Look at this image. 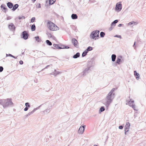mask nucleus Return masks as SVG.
<instances>
[{"label": "nucleus", "instance_id": "nucleus-43", "mask_svg": "<svg viewBox=\"0 0 146 146\" xmlns=\"http://www.w3.org/2000/svg\"><path fill=\"white\" fill-rule=\"evenodd\" d=\"M35 20V17H32L31 20V22L32 23L34 22Z\"/></svg>", "mask_w": 146, "mask_h": 146}, {"label": "nucleus", "instance_id": "nucleus-31", "mask_svg": "<svg viewBox=\"0 0 146 146\" xmlns=\"http://www.w3.org/2000/svg\"><path fill=\"white\" fill-rule=\"evenodd\" d=\"M117 89L115 88H113L112 89V90H111V91L109 93L111 94L112 95H113V94H114V95H115V94L114 93H113V92H114V90H116Z\"/></svg>", "mask_w": 146, "mask_h": 146}, {"label": "nucleus", "instance_id": "nucleus-57", "mask_svg": "<svg viewBox=\"0 0 146 146\" xmlns=\"http://www.w3.org/2000/svg\"><path fill=\"white\" fill-rule=\"evenodd\" d=\"M51 48H52V49H56V48L54 47V46H52V47H51Z\"/></svg>", "mask_w": 146, "mask_h": 146}, {"label": "nucleus", "instance_id": "nucleus-20", "mask_svg": "<svg viewBox=\"0 0 146 146\" xmlns=\"http://www.w3.org/2000/svg\"><path fill=\"white\" fill-rule=\"evenodd\" d=\"M53 46L56 48V49H61L62 48V47L60 46V45L59 44H53Z\"/></svg>", "mask_w": 146, "mask_h": 146}, {"label": "nucleus", "instance_id": "nucleus-44", "mask_svg": "<svg viewBox=\"0 0 146 146\" xmlns=\"http://www.w3.org/2000/svg\"><path fill=\"white\" fill-rule=\"evenodd\" d=\"M36 8H40L41 7V5L40 3H39L37 4L36 5Z\"/></svg>", "mask_w": 146, "mask_h": 146}, {"label": "nucleus", "instance_id": "nucleus-51", "mask_svg": "<svg viewBox=\"0 0 146 146\" xmlns=\"http://www.w3.org/2000/svg\"><path fill=\"white\" fill-rule=\"evenodd\" d=\"M123 125H120L119 126V129H123Z\"/></svg>", "mask_w": 146, "mask_h": 146}, {"label": "nucleus", "instance_id": "nucleus-56", "mask_svg": "<svg viewBox=\"0 0 146 146\" xmlns=\"http://www.w3.org/2000/svg\"><path fill=\"white\" fill-rule=\"evenodd\" d=\"M123 25L122 24H120L118 25V27H121L122 25Z\"/></svg>", "mask_w": 146, "mask_h": 146}, {"label": "nucleus", "instance_id": "nucleus-22", "mask_svg": "<svg viewBox=\"0 0 146 146\" xmlns=\"http://www.w3.org/2000/svg\"><path fill=\"white\" fill-rule=\"evenodd\" d=\"M46 35L49 38H52L53 39H54V38H55V37L52 36V34L48 32H47L46 33Z\"/></svg>", "mask_w": 146, "mask_h": 146}, {"label": "nucleus", "instance_id": "nucleus-11", "mask_svg": "<svg viewBox=\"0 0 146 146\" xmlns=\"http://www.w3.org/2000/svg\"><path fill=\"white\" fill-rule=\"evenodd\" d=\"M122 58V56L121 55L117 57L116 62V63H117L118 64H120L122 62V60H121Z\"/></svg>", "mask_w": 146, "mask_h": 146}, {"label": "nucleus", "instance_id": "nucleus-62", "mask_svg": "<svg viewBox=\"0 0 146 146\" xmlns=\"http://www.w3.org/2000/svg\"><path fill=\"white\" fill-rule=\"evenodd\" d=\"M94 146H98V145H94Z\"/></svg>", "mask_w": 146, "mask_h": 146}, {"label": "nucleus", "instance_id": "nucleus-29", "mask_svg": "<svg viewBox=\"0 0 146 146\" xmlns=\"http://www.w3.org/2000/svg\"><path fill=\"white\" fill-rule=\"evenodd\" d=\"M130 125V124L129 122H127L125 127V128L129 129Z\"/></svg>", "mask_w": 146, "mask_h": 146}, {"label": "nucleus", "instance_id": "nucleus-58", "mask_svg": "<svg viewBox=\"0 0 146 146\" xmlns=\"http://www.w3.org/2000/svg\"><path fill=\"white\" fill-rule=\"evenodd\" d=\"M134 101L133 100H132L131 101V104H131V103H134Z\"/></svg>", "mask_w": 146, "mask_h": 146}, {"label": "nucleus", "instance_id": "nucleus-61", "mask_svg": "<svg viewBox=\"0 0 146 146\" xmlns=\"http://www.w3.org/2000/svg\"><path fill=\"white\" fill-rule=\"evenodd\" d=\"M21 54H24V52H22Z\"/></svg>", "mask_w": 146, "mask_h": 146}, {"label": "nucleus", "instance_id": "nucleus-33", "mask_svg": "<svg viewBox=\"0 0 146 146\" xmlns=\"http://www.w3.org/2000/svg\"><path fill=\"white\" fill-rule=\"evenodd\" d=\"M36 29V26L35 24L32 25L31 27V30L32 31H35Z\"/></svg>", "mask_w": 146, "mask_h": 146}, {"label": "nucleus", "instance_id": "nucleus-25", "mask_svg": "<svg viewBox=\"0 0 146 146\" xmlns=\"http://www.w3.org/2000/svg\"><path fill=\"white\" fill-rule=\"evenodd\" d=\"M71 18L73 19H76L78 18L77 15L75 14H72L71 16Z\"/></svg>", "mask_w": 146, "mask_h": 146}, {"label": "nucleus", "instance_id": "nucleus-60", "mask_svg": "<svg viewBox=\"0 0 146 146\" xmlns=\"http://www.w3.org/2000/svg\"><path fill=\"white\" fill-rule=\"evenodd\" d=\"M34 82H37V79H35L34 80Z\"/></svg>", "mask_w": 146, "mask_h": 146}, {"label": "nucleus", "instance_id": "nucleus-2", "mask_svg": "<svg viewBox=\"0 0 146 146\" xmlns=\"http://www.w3.org/2000/svg\"><path fill=\"white\" fill-rule=\"evenodd\" d=\"M115 96L114 94L112 95L109 93L106 96L105 99V101L104 102L103 104L105 105L106 108H108L110 104L112 102V101L114 98Z\"/></svg>", "mask_w": 146, "mask_h": 146}, {"label": "nucleus", "instance_id": "nucleus-55", "mask_svg": "<svg viewBox=\"0 0 146 146\" xmlns=\"http://www.w3.org/2000/svg\"><path fill=\"white\" fill-rule=\"evenodd\" d=\"M135 44H136V42L135 41L134 43V44L133 45V46L134 47V48L135 49L136 48V46H135Z\"/></svg>", "mask_w": 146, "mask_h": 146}, {"label": "nucleus", "instance_id": "nucleus-14", "mask_svg": "<svg viewBox=\"0 0 146 146\" xmlns=\"http://www.w3.org/2000/svg\"><path fill=\"white\" fill-rule=\"evenodd\" d=\"M72 42L74 45L76 47H78V41L76 39L74 38H73L72 40Z\"/></svg>", "mask_w": 146, "mask_h": 146}, {"label": "nucleus", "instance_id": "nucleus-32", "mask_svg": "<svg viewBox=\"0 0 146 146\" xmlns=\"http://www.w3.org/2000/svg\"><path fill=\"white\" fill-rule=\"evenodd\" d=\"M46 43L49 46H51L52 45V42L49 40H46Z\"/></svg>", "mask_w": 146, "mask_h": 146}, {"label": "nucleus", "instance_id": "nucleus-24", "mask_svg": "<svg viewBox=\"0 0 146 146\" xmlns=\"http://www.w3.org/2000/svg\"><path fill=\"white\" fill-rule=\"evenodd\" d=\"M118 21V20H115L112 22L111 24V26H113L114 27L115 26V24L116 23H117Z\"/></svg>", "mask_w": 146, "mask_h": 146}, {"label": "nucleus", "instance_id": "nucleus-45", "mask_svg": "<svg viewBox=\"0 0 146 146\" xmlns=\"http://www.w3.org/2000/svg\"><path fill=\"white\" fill-rule=\"evenodd\" d=\"M50 65H47V66H46L45 68H44L42 69L40 71V72L41 71H43L44 70V69H46V68H48L50 66Z\"/></svg>", "mask_w": 146, "mask_h": 146}, {"label": "nucleus", "instance_id": "nucleus-5", "mask_svg": "<svg viewBox=\"0 0 146 146\" xmlns=\"http://www.w3.org/2000/svg\"><path fill=\"white\" fill-rule=\"evenodd\" d=\"M29 35L28 32L26 31H23L21 35V37L25 40H26L28 38Z\"/></svg>", "mask_w": 146, "mask_h": 146}, {"label": "nucleus", "instance_id": "nucleus-50", "mask_svg": "<svg viewBox=\"0 0 146 146\" xmlns=\"http://www.w3.org/2000/svg\"><path fill=\"white\" fill-rule=\"evenodd\" d=\"M12 17L10 16H8L7 17L6 19L7 20H10V19H12Z\"/></svg>", "mask_w": 146, "mask_h": 146}, {"label": "nucleus", "instance_id": "nucleus-40", "mask_svg": "<svg viewBox=\"0 0 146 146\" xmlns=\"http://www.w3.org/2000/svg\"><path fill=\"white\" fill-rule=\"evenodd\" d=\"M136 22L133 21H132L129 23L128 24V25H131L133 24H135L136 23Z\"/></svg>", "mask_w": 146, "mask_h": 146}, {"label": "nucleus", "instance_id": "nucleus-59", "mask_svg": "<svg viewBox=\"0 0 146 146\" xmlns=\"http://www.w3.org/2000/svg\"><path fill=\"white\" fill-rule=\"evenodd\" d=\"M36 0H32L33 3H34Z\"/></svg>", "mask_w": 146, "mask_h": 146}, {"label": "nucleus", "instance_id": "nucleus-54", "mask_svg": "<svg viewBox=\"0 0 146 146\" xmlns=\"http://www.w3.org/2000/svg\"><path fill=\"white\" fill-rule=\"evenodd\" d=\"M29 108H27L26 107L24 109V111H26L28 110Z\"/></svg>", "mask_w": 146, "mask_h": 146}, {"label": "nucleus", "instance_id": "nucleus-38", "mask_svg": "<svg viewBox=\"0 0 146 146\" xmlns=\"http://www.w3.org/2000/svg\"><path fill=\"white\" fill-rule=\"evenodd\" d=\"M129 131V129L125 128V135H128Z\"/></svg>", "mask_w": 146, "mask_h": 146}, {"label": "nucleus", "instance_id": "nucleus-47", "mask_svg": "<svg viewBox=\"0 0 146 146\" xmlns=\"http://www.w3.org/2000/svg\"><path fill=\"white\" fill-rule=\"evenodd\" d=\"M117 63H116V62L115 61V62H114L112 64V65L113 66H117Z\"/></svg>", "mask_w": 146, "mask_h": 146}, {"label": "nucleus", "instance_id": "nucleus-19", "mask_svg": "<svg viewBox=\"0 0 146 146\" xmlns=\"http://www.w3.org/2000/svg\"><path fill=\"white\" fill-rule=\"evenodd\" d=\"M34 38L35 39L36 41L38 42H41L42 41V40L41 38H40V37L38 36L35 37Z\"/></svg>", "mask_w": 146, "mask_h": 146}, {"label": "nucleus", "instance_id": "nucleus-18", "mask_svg": "<svg viewBox=\"0 0 146 146\" xmlns=\"http://www.w3.org/2000/svg\"><path fill=\"white\" fill-rule=\"evenodd\" d=\"M7 5L8 7L10 9L12 8L13 6V4L11 2H9L7 3Z\"/></svg>", "mask_w": 146, "mask_h": 146}, {"label": "nucleus", "instance_id": "nucleus-42", "mask_svg": "<svg viewBox=\"0 0 146 146\" xmlns=\"http://www.w3.org/2000/svg\"><path fill=\"white\" fill-rule=\"evenodd\" d=\"M25 17L24 16H19L18 17V19L19 20H21L22 19H25Z\"/></svg>", "mask_w": 146, "mask_h": 146}, {"label": "nucleus", "instance_id": "nucleus-49", "mask_svg": "<svg viewBox=\"0 0 146 146\" xmlns=\"http://www.w3.org/2000/svg\"><path fill=\"white\" fill-rule=\"evenodd\" d=\"M114 27H113V26H111V27L109 29V30L110 31H111Z\"/></svg>", "mask_w": 146, "mask_h": 146}, {"label": "nucleus", "instance_id": "nucleus-8", "mask_svg": "<svg viewBox=\"0 0 146 146\" xmlns=\"http://www.w3.org/2000/svg\"><path fill=\"white\" fill-rule=\"evenodd\" d=\"M95 62L93 60H90L88 62L87 65V67L90 69L92 67L94 66Z\"/></svg>", "mask_w": 146, "mask_h": 146}, {"label": "nucleus", "instance_id": "nucleus-53", "mask_svg": "<svg viewBox=\"0 0 146 146\" xmlns=\"http://www.w3.org/2000/svg\"><path fill=\"white\" fill-rule=\"evenodd\" d=\"M19 63L20 64L22 65L23 64V62L22 60H20L19 62Z\"/></svg>", "mask_w": 146, "mask_h": 146}, {"label": "nucleus", "instance_id": "nucleus-37", "mask_svg": "<svg viewBox=\"0 0 146 146\" xmlns=\"http://www.w3.org/2000/svg\"><path fill=\"white\" fill-rule=\"evenodd\" d=\"M105 34L103 32H101L100 33V37H104L105 35Z\"/></svg>", "mask_w": 146, "mask_h": 146}, {"label": "nucleus", "instance_id": "nucleus-23", "mask_svg": "<svg viewBox=\"0 0 146 146\" xmlns=\"http://www.w3.org/2000/svg\"><path fill=\"white\" fill-rule=\"evenodd\" d=\"M80 56V54L79 52H77L76 53L74 54L73 56V58H77L78 57H79Z\"/></svg>", "mask_w": 146, "mask_h": 146}, {"label": "nucleus", "instance_id": "nucleus-30", "mask_svg": "<svg viewBox=\"0 0 146 146\" xmlns=\"http://www.w3.org/2000/svg\"><path fill=\"white\" fill-rule=\"evenodd\" d=\"M93 49V48L90 46H89L87 47L86 50L88 52L89 51L92 50Z\"/></svg>", "mask_w": 146, "mask_h": 146}, {"label": "nucleus", "instance_id": "nucleus-34", "mask_svg": "<svg viewBox=\"0 0 146 146\" xmlns=\"http://www.w3.org/2000/svg\"><path fill=\"white\" fill-rule=\"evenodd\" d=\"M8 56L14 58H15V59L17 58V57H16L15 56L13 55H12L11 54H6V56L7 57Z\"/></svg>", "mask_w": 146, "mask_h": 146}, {"label": "nucleus", "instance_id": "nucleus-10", "mask_svg": "<svg viewBox=\"0 0 146 146\" xmlns=\"http://www.w3.org/2000/svg\"><path fill=\"white\" fill-rule=\"evenodd\" d=\"M85 127L86 125H81L79 128L78 133L81 134H82L84 131Z\"/></svg>", "mask_w": 146, "mask_h": 146}, {"label": "nucleus", "instance_id": "nucleus-12", "mask_svg": "<svg viewBox=\"0 0 146 146\" xmlns=\"http://www.w3.org/2000/svg\"><path fill=\"white\" fill-rule=\"evenodd\" d=\"M0 7L2 9V11L4 10V11L5 13L7 12L8 9L6 7V6L5 4H2L1 6Z\"/></svg>", "mask_w": 146, "mask_h": 146}, {"label": "nucleus", "instance_id": "nucleus-7", "mask_svg": "<svg viewBox=\"0 0 146 146\" xmlns=\"http://www.w3.org/2000/svg\"><path fill=\"white\" fill-rule=\"evenodd\" d=\"M43 104H42L41 105L37 107V108L34 109V110L31 111L29 112L28 114L25 115L24 116L25 117V118H26L27 117H28V116L31 115V114L33 113L36 110H37Z\"/></svg>", "mask_w": 146, "mask_h": 146}, {"label": "nucleus", "instance_id": "nucleus-4", "mask_svg": "<svg viewBox=\"0 0 146 146\" xmlns=\"http://www.w3.org/2000/svg\"><path fill=\"white\" fill-rule=\"evenodd\" d=\"M99 31L98 30L93 31L90 35V38L93 39H95V40H96V39L95 38L99 37Z\"/></svg>", "mask_w": 146, "mask_h": 146}, {"label": "nucleus", "instance_id": "nucleus-35", "mask_svg": "<svg viewBox=\"0 0 146 146\" xmlns=\"http://www.w3.org/2000/svg\"><path fill=\"white\" fill-rule=\"evenodd\" d=\"M88 52L85 50L84 51L82 54V57H84L87 54Z\"/></svg>", "mask_w": 146, "mask_h": 146}, {"label": "nucleus", "instance_id": "nucleus-13", "mask_svg": "<svg viewBox=\"0 0 146 146\" xmlns=\"http://www.w3.org/2000/svg\"><path fill=\"white\" fill-rule=\"evenodd\" d=\"M90 70V69L88 67H86L84 69L83 72V76H84L88 74Z\"/></svg>", "mask_w": 146, "mask_h": 146}, {"label": "nucleus", "instance_id": "nucleus-1", "mask_svg": "<svg viewBox=\"0 0 146 146\" xmlns=\"http://www.w3.org/2000/svg\"><path fill=\"white\" fill-rule=\"evenodd\" d=\"M0 104L2 105L4 108L8 107H13L14 106L12 99L9 98L6 99H0Z\"/></svg>", "mask_w": 146, "mask_h": 146}, {"label": "nucleus", "instance_id": "nucleus-46", "mask_svg": "<svg viewBox=\"0 0 146 146\" xmlns=\"http://www.w3.org/2000/svg\"><path fill=\"white\" fill-rule=\"evenodd\" d=\"M3 70V67L2 66H0V72H2Z\"/></svg>", "mask_w": 146, "mask_h": 146}, {"label": "nucleus", "instance_id": "nucleus-28", "mask_svg": "<svg viewBox=\"0 0 146 146\" xmlns=\"http://www.w3.org/2000/svg\"><path fill=\"white\" fill-rule=\"evenodd\" d=\"M105 110V108L104 106H102L100 109L99 113H101V112L104 111Z\"/></svg>", "mask_w": 146, "mask_h": 146}, {"label": "nucleus", "instance_id": "nucleus-3", "mask_svg": "<svg viewBox=\"0 0 146 146\" xmlns=\"http://www.w3.org/2000/svg\"><path fill=\"white\" fill-rule=\"evenodd\" d=\"M47 25L48 29L51 31H56L58 28L55 24L50 21H48Z\"/></svg>", "mask_w": 146, "mask_h": 146}, {"label": "nucleus", "instance_id": "nucleus-41", "mask_svg": "<svg viewBox=\"0 0 146 146\" xmlns=\"http://www.w3.org/2000/svg\"><path fill=\"white\" fill-rule=\"evenodd\" d=\"M62 46H63V47H62V49H68L70 48L69 47L67 46L62 45Z\"/></svg>", "mask_w": 146, "mask_h": 146}, {"label": "nucleus", "instance_id": "nucleus-21", "mask_svg": "<svg viewBox=\"0 0 146 146\" xmlns=\"http://www.w3.org/2000/svg\"><path fill=\"white\" fill-rule=\"evenodd\" d=\"M19 6V5L17 4H15L14 5H13V8L11 10L13 11H15L18 7Z\"/></svg>", "mask_w": 146, "mask_h": 146}, {"label": "nucleus", "instance_id": "nucleus-48", "mask_svg": "<svg viewBox=\"0 0 146 146\" xmlns=\"http://www.w3.org/2000/svg\"><path fill=\"white\" fill-rule=\"evenodd\" d=\"M115 37H116L119 38H121V35H116L114 36Z\"/></svg>", "mask_w": 146, "mask_h": 146}, {"label": "nucleus", "instance_id": "nucleus-17", "mask_svg": "<svg viewBox=\"0 0 146 146\" xmlns=\"http://www.w3.org/2000/svg\"><path fill=\"white\" fill-rule=\"evenodd\" d=\"M131 99H130L128 101V104L130 106L132 107L134 109V110H136L135 109V104H132V105H131Z\"/></svg>", "mask_w": 146, "mask_h": 146}, {"label": "nucleus", "instance_id": "nucleus-27", "mask_svg": "<svg viewBox=\"0 0 146 146\" xmlns=\"http://www.w3.org/2000/svg\"><path fill=\"white\" fill-rule=\"evenodd\" d=\"M50 108H47L46 110H44L43 111V113H44V114H47L48 113H49L50 111Z\"/></svg>", "mask_w": 146, "mask_h": 146}, {"label": "nucleus", "instance_id": "nucleus-16", "mask_svg": "<svg viewBox=\"0 0 146 146\" xmlns=\"http://www.w3.org/2000/svg\"><path fill=\"white\" fill-rule=\"evenodd\" d=\"M134 75L136 78L137 80H139L140 78V75L139 74L137 73L136 71H134Z\"/></svg>", "mask_w": 146, "mask_h": 146}, {"label": "nucleus", "instance_id": "nucleus-26", "mask_svg": "<svg viewBox=\"0 0 146 146\" xmlns=\"http://www.w3.org/2000/svg\"><path fill=\"white\" fill-rule=\"evenodd\" d=\"M116 56L115 54H112L111 55V61L113 62H114L116 58Z\"/></svg>", "mask_w": 146, "mask_h": 146}, {"label": "nucleus", "instance_id": "nucleus-64", "mask_svg": "<svg viewBox=\"0 0 146 146\" xmlns=\"http://www.w3.org/2000/svg\"><path fill=\"white\" fill-rule=\"evenodd\" d=\"M108 136H107V139H108Z\"/></svg>", "mask_w": 146, "mask_h": 146}, {"label": "nucleus", "instance_id": "nucleus-63", "mask_svg": "<svg viewBox=\"0 0 146 146\" xmlns=\"http://www.w3.org/2000/svg\"><path fill=\"white\" fill-rule=\"evenodd\" d=\"M51 137H52V136H51V135L50 136H49V138H51Z\"/></svg>", "mask_w": 146, "mask_h": 146}, {"label": "nucleus", "instance_id": "nucleus-6", "mask_svg": "<svg viewBox=\"0 0 146 146\" xmlns=\"http://www.w3.org/2000/svg\"><path fill=\"white\" fill-rule=\"evenodd\" d=\"M122 8V5L121 2H119L116 4L115 10L116 11H118V12L120 11Z\"/></svg>", "mask_w": 146, "mask_h": 146}, {"label": "nucleus", "instance_id": "nucleus-52", "mask_svg": "<svg viewBox=\"0 0 146 146\" xmlns=\"http://www.w3.org/2000/svg\"><path fill=\"white\" fill-rule=\"evenodd\" d=\"M89 2H90L91 3H94L96 1L95 0H89Z\"/></svg>", "mask_w": 146, "mask_h": 146}, {"label": "nucleus", "instance_id": "nucleus-39", "mask_svg": "<svg viewBox=\"0 0 146 146\" xmlns=\"http://www.w3.org/2000/svg\"><path fill=\"white\" fill-rule=\"evenodd\" d=\"M25 106L26 107L28 108H29L31 107L30 104L28 102L26 103H25Z\"/></svg>", "mask_w": 146, "mask_h": 146}, {"label": "nucleus", "instance_id": "nucleus-9", "mask_svg": "<svg viewBox=\"0 0 146 146\" xmlns=\"http://www.w3.org/2000/svg\"><path fill=\"white\" fill-rule=\"evenodd\" d=\"M8 28L11 31H15L16 29V27L12 23H11L9 25Z\"/></svg>", "mask_w": 146, "mask_h": 146}, {"label": "nucleus", "instance_id": "nucleus-15", "mask_svg": "<svg viewBox=\"0 0 146 146\" xmlns=\"http://www.w3.org/2000/svg\"><path fill=\"white\" fill-rule=\"evenodd\" d=\"M62 73L61 72L57 71L55 69L54 70L53 72L50 73V74L51 75H53L54 76H56L57 75L59 74Z\"/></svg>", "mask_w": 146, "mask_h": 146}, {"label": "nucleus", "instance_id": "nucleus-36", "mask_svg": "<svg viewBox=\"0 0 146 146\" xmlns=\"http://www.w3.org/2000/svg\"><path fill=\"white\" fill-rule=\"evenodd\" d=\"M55 1V0H49V5H51L53 4Z\"/></svg>", "mask_w": 146, "mask_h": 146}]
</instances>
